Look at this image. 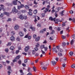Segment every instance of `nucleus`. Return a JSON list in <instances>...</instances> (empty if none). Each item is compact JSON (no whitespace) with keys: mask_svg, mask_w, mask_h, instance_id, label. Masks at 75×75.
Here are the masks:
<instances>
[{"mask_svg":"<svg viewBox=\"0 0 75 75\" xmlns=\"http://www.w3.org/2000/svg\"><path fill=\"white\" fill-rule=\"evenodd\" d=\"M10 40L12 41H14V40H15V38L14 37V36H12L10 38Z\"/></svg>","mask_w":75,"mask_h":75,"instance_id":"obj_6","label":"nucleus"},{"mask_svg":"<svg viewBox=\"0 0 75 75\" xmlns=\"http://www.w3.org/2000/svg\"><path fill=\"white\" fill-rule=\"evenodd\" d=\"M47 69V68L45 67H42V69H43V70H46Z\"/></svg>","mask_w":75,"mask_h":75,"instance_id":"obj_38","label":"nucleus"},{"mask_svg":"<svg viewBox=\"0 0 75 75\" xmlns=\"http://www.w3.org/2000/svg\"><path fill=\"white\" fill-rule=\"evenodd\" d=\"M18 63L19 64L21 65V60H19L18 62Z\"/></svg>","mask_w":75,"mask_h":75,"instance_id":"obj_40","label":"nucleus"},{"mask_svg":"<svg viewBox=\"0 0 75 75\" xmlns=\"http://www.w3.org/2000/svg\"><path fill=\"white\" fill-rule=\"evenodd\" d=\"M56 10H58V11H57V12H58L59 11V10H61V8L59 7H58L56 8Z\"/></svg>","mask_w":75,"mask_h":75,"instance_id":"obj_48","label":"nucleus"},{"mask_svg":"<svg viewBox=\"0 0 75 75\" xmlns=\"http://www.w3.org/2000/svg\"><path fill=\"white\" fill-rule=\"evenodd\" d=\"M11 21V19L10 18H8L7 21Z\"/></svg>","mask_w":75,"mask_h":75,"instance_id":"obj_54","label":"nucleus"},{"mask_svg":"<svg viewBox=\"0 0 75 75\" xmlns=\"http://www.w3.org/2000/svg\"><path fill=\"white\" fill-rule=\"evenodd\" d=\"M69 21H72L73 23H75V19L73 18L72 19L71 18H69Z\"/></svg>","mask_w":75,"mask_h":75,"instance_id":"obj_7","label":"nucleus"},{"mask_svg":"<svg viewBox=\"0 0 75 75\" xmlns=\"http://www.w3.org/2000/svg\"><path fill=\"white\" fill-rule=\"evenodd\" d=\"M19 18L20 19H21L22 20H23V16L22 15H21L19 16Z\"/></svg>","mask_w":75,"mask_h":75,"instance_id":"obj_18","label":"nucleus"},{"mask_svg":"<svg viewBox=\"0 0 75 75\" xmlns=\"http://www.w3.org/2000/svg\"><path fill=\"white\" fill-rule=\"evenodd\" d=\"M74 42V40H72L70 42L71 45H72V44H73Z\"/></svg>","mask_w":75,"mask_h":75,"instance_id":"obj_41","label":"nucleus"},{"mask_svg":"<svg viewBox=\"0 0 75 75\" xmlns=\"http://www.w3.org/2000/svg\"><path fill=\"white\" fill-rule=\"evenodd\" d=\"M71 68H75V64H73L71 66Z\"/></svg>","mask_w":75,"mask_h":75,"instance_id":"obj_34","label":"nucleus"},{"mask_svg":"<svg viewBox=\"0 0 75 75\" xmlns=\"http://www.w3.org/2000/svg\"><path fill=\"white\" fill-rule=\"evenodd\" d=\"M56 21H55V24H58V22H60V19H57L56 20Z\"/></svg>","mask_w":75,"mask_h":75,"instance_id":"obj_14","label":"nucleus"},{"mask_svg":"<svg viewBox=\"0 0 75 75\" xmlns=\"http://www.w3.org/2000/svg\"><path fill=\"white\" fill-rule=\"evenodd\" d=\"M72 38L74 39L75 40V34H74L72 35Z\"/></svg>","mask_w":75,"mask_h":75,"instance_id":"obj_51","label":"nucleus"},{"mask_svg":"<svg viewBox=\"0 0 75 75\" xmlns=\"http://www.w3.org/2000/svg\"><path fill=\"white\" fill-rule=\"evenodd\" d=\"M35 51H37L38 50V49L37 47H35L34 48Z\"/></svg>","mask_w":75,"mask_h":75,"instance_id":"obj_43","label":"nucleus"},{"mask_svg":"<svg viewBox=\"0 0 75 75\" xmlns=\"http://www.w3.org/2000/svg\"><path fill=\"white\" fill-rule=\"evenodd\" d=\"M64 11L63 10V11H62V12L60 13V14H61V16H64Z\"/></svg>","mask_w":75,"mask_h":75,"instance_id":"obj_30","label":"nucleus"},{"mask_svg":"<svg viewBox=\"0 0 75 75\" xmlns=\"http://www.w3.org/2000/svg\"><path fill=\"white\" fill-rule=\"evenodd\" d=\"M27 19V16H23V19H25V20H26V19Z\"/></svg>","mask_w":75,"mask_h":75,"instance_id":"obj_50","label":"nucleus"},{"mask_svg":"<svg viewBox=\"0 0 75 75\" xmlns=\"http://www.w3.org/2000/svg\"><path fill=\"white\" fill-rule=\"evenodd\" d=\"M18 11V10L16 9V7H14L12 9V12L13 13V14H16Z\"/></svg>","mask_w":75,"mask_h":75,"instance_id":"obj_1","label":"nucleus"},{"mask_svg":"<svg viewBox=\"0 0 75 75\" xmlns=\"http://www.w3.org/2000/svg\"><path fill=\"white\" fill-rule=\"evenodd\" d=\"M51 64H52L53 65H55V64H56L57 62L54 61H51Z\"/></svg>","mask_w":75,"mask_h":75,"instance_id":"obj_13","label":"nucleus"},{"mask_svg":"<svg viewBox=\"0 0 75 75\" xmlns=\"http://www.w3.org/2000/svg\"><path fill=\"white\" fill-rule=\"evenodd\" d=\"M29 50V47L28 46H26L25 49V52H27Z\"/></svg>","mask_w":75,"mask_h":75,"instance_id":"obj_8","label":"nucleus"},{"mask_svg":"<svg viewBox=\"0 0 75 75\" xmlns=\"http://www.w3.org/2000/svg\"><path fill=\"white\" fill-rule=\"evenodd\" d=\"M69 54L71 56H72V55H73V54H74V52H69Z\"/></svg>","mask_w":75,"mask_h":75,"instance_id":"obj_36","label":"nucleus"},{"mask_svg":"<svg viewBox=\"0 0 75 75\" xmlns=\"http://www.w3.org/2000/svg\"><path fill=\"white\" fill-rule=\"evenodd\" d=\"M67 23V21H66L65 22H62V23L63 24H62V27H64V26H65L66 25H65V23Z\"/></svg>","mask_w":75,"mask_h":75,"instance_id":"obj_23","label":"nucleus"},{"mask_svg":"<svg viewBox=\"0 0 75 75\" xmlns=\"http://www.w3.org/2000/svg\"><path fill=\"white\" fill-rule=\"evenodd\" d=\"M67 58L66 57H63V59H60L61 62H65L67 61Z\"/></svg>","mask_w":75,"mask_h":75,"instance_id":"obj_5","label":"nucleus"},{"mask_svg":"<svg viewBox=\"0 0 75 75\" xmlns=\"http://www.w3.org/2000/svg\"><path fill=\"white\" fill-rule=\"evenodd\" d=\"M17 59H16L15 58L13 60V62H17Z\"/></svg>","mask_w":75,"mask_h":75,"instance_id":"obj_45","label":"nucleus"},{"mask_svg":"<svg viewBox=\"0 0 75 75\" xmlns=\"http://www.w3.org/2000/svg\"><path fill=\"white\" fill-rule=\"evenodd\" d=\"M5 51L6 52H8V49H6Z\"/></svg>","mask_w":75,"mask_h":75,"instance_id":"obj_55","label":"nucleus"},{"mask_svg":"<svg viewBox=\"0 0 75 75\" xmlns=\"http://www.w3.org/2000/svg\"><path fill=\"white\" fill-rule=\"evenodd\" d=\"M16 0V1L14 0L12 2L13 5H17V1H18V0Z\"/></svg>","mask_w":75,"mask_h":75,"instance_id":"obj_12","label":"nucleus"},{"mask_svg":"<svg viewBox=\"0 0 75 75\" xmlns=\"http://www.w3.org/2000/svg\"><path fill=\"white\" fill-rule=\"evenodd\" d=\"M22 65H23V67H25L26 66V64H25L24 63L22 64Z\"/></svg>","mask_w":75,"mask_h":75,"instance_id":"obj_64","label":"nucleus"},{"mask_svg":"<svg viewBox=\"0 0 75 75\" xmlns=\"http://www.w3.org/2000/svg\"><path fill=\"white\" fill-rule=\"evenodd\" d=\"M33 69L34 72H36L37 71L36 70V67L35 66L33 67Z\"/></svg>","mask_w":75,"mask_h":75,"instance_id":"obj_29","label":"nucleus"},{"mask_svg":"<svg viewBox=\"0 0 75 75\" xmlns=\"http://www.w3.org/2000/svg\"><path fill=\"white\" fill-rule=\"evenodd\" d=\"M19 35H20V37H23L24 36V33H23L22 32H20L19 33Z\"/></svg>","mask_w":75,"mask_h":75,"instance_id":"obj_10","label":"nucleus"},{"mask_svg":"<svg viewBox=\"0 0 75 75\" xmlns=\"http://www.w3.org/2000/svg\"><path fill=\"white\" fill-rule=\"evenodd\" d=\"M18 2H19V3H20V4H21V5L20 6V7H21V8H23V7H24V5L23 4H21V2H20V1H18Z\"/></svg>","mask_w":75,"mask_h":75,"instance_id":"obj_17","label":"nucleus"},{"mask_svg":"<svg viewBox=\"0 0 75 75\" xmlns=\"http://www.w3.org/2000/svg\"><path fill=\"white\" fill-rule=\"evenodd\" d=\"M19 52V50H16V54H18Z\"/></svg>","mask_w":75,"mask_h":75,"instance_id":"obj_53","label":"nucleus"},{"mask_svg":"<svg viewBox=\"0 0 75 75\" xmlns=\"http://www.w3.org/2000/svg\"><path fill=\"white\" fill-rule=\"evenodd\" d=\"M11 45V42H9L6 45L7 46H10Z\"/></svg>","mask_w":75,"mask_h":75,"instance_id":"obj_33","label":"nucleus"},{"mask_svg":"<svg viewBox=\"0 0 75 75\" xmlns=\"http://www.w3.org/2000/svg\"><path fill=\"white\" fill-rule=\"evenodd\" d=\"M8 71H10L11 70V67L9 66L8 67Z\"/></svg>","mask_w":75,"mask_h":75,"instance_id":"obj_47","label":"nucleus"},{"mask_svg":"<svg viewBox=\"0 0 75 75\" xmlns=\"http://www.w3.org/2000/svg\"><path fill=\"white\" fill-rule=\"evenodd\" d=\"M1 57L3 59H6V56L4 55H2Z\"/></svg>","mask_w":75,"mask_h":75,"instance_id":"obj_25","label":"nucleus"},{"mask_svg":"<svg viewBox=\"0 0 75 75\" xmlns=\"http://www.w3.org/2000/svg\"><path fill=\"white\" fill-rule=\"evenodd\" d=\"M33 13L34 14H37V10H35L33 11Z\"/></svg>","mask_w":75,"mask_h":75,"instance_id":"obj_35","label":"nucleus"},{"mask_svg":"<svg viewBox=\"0 0 75 75\" xmlns=\"http://www.w3.org/2000/svg\"><path fill=\"white\" fill-rule=\"evenodd\" d=\"M45 47V45H41L40 46V48L41 49H43V48H44Z\"/></svg>","mask_w":75,"mask_h":75,"instance_id":"obj_28","label":"nucleus"},{"mask_svg":"<svg viewBox=\"0 0 75 75\" xmlns=\"http://www.w3.org/2000/svg\"><path fill=\"white\" fill-rule=\"evenodd\" d=\"M46 29L45 28H44V29H42V30H41L40 31V32L42 34L44 31H46Z\"/></svg>","mask_w":75,"mask_h":75,"instance_id":"obj_9","label":"nucleus"},{"mask_svg":"<svg viewBox=\"0 0 75 75\" xmlns=\"http://www.w3.org/2000/svg\"><path fill=\"white\" fill-rule=\"evenodd\" d=\"M55 19H56V18H52V17L51 16L49 18V20H51V21H55Z\"/></svg>","mask_w":75,"mask_h":75,"instance_id":"obj_2","label":"nucleus"},{"mask_svg":"<svg viewBox=\"0 0 75 75\" xmlns=\"http://www.w3.org/2000/svg\"><path fill=\"white\" fill-rule=\"evenodd\" d=\"M28 13V16H33V13L31 11H29Z\"/></svg>","mask_w":75,"mask_h":75,"instance_id":"obj_16","label":"nucleus"},{"mask_svg":"<svg viewBox=\"0 0 75 75\" xmlns=\"http://www.w3.org/2000/svg\"><path fill=\"white\" fill-rule=\"evenodd\" d=\"M52 49L53 51H54V52L56 53H57L58 52H57V49H56V48L53 47V48Z\"/></svg>","mask_w":75,"mask_h":75,"instance_id":"obj_15","label":"nucleus"},{"mask_svg":"<svg viewBox=\"0 0 75 75\" xmlns=\"http://www.w3.org/2000/svg\"><path fill=\"white\" fill-rule=\"evenodd\" d=\"M58 54L59 56V57H61L62 56V54L61 53L59 52L58 53Z\"/></svg>","mask_w":75,"mask_h":75,"instance_id":"obj_32","label":"nucleus"},{"mask_svg":"<svg viewBox=\"0 0 75 75\" xmlns=\"http://www.w3.org/2000/svg\"><path fill=\"white\" fill-rule=\"evenodd\" d=\"M47 42L46 41V40H45L43 42V44H47Z\"/></svg>","mask_w":75,"mask_h":75,"instance_id":"obj_59","label":"nucleus"},{"mask_svg":"<svg viewBox=\"0 0 75 75\" xmlns=\"http://www.w3.org/2000/svg\"><path fill=\"white\" fill-rule=\"evenodd\" d=\"M40 38L39 37V36L37 38H36L35 41H38L39 40H40Z\"/></svg>","mask_w":75,"mask_h":75,"instance_id":"obj_24","label":"nucleus"},{"mask_svg":"<svg viewBox=\"0 0 75 75\" xmlns=\"http://www.w3.org/2000/svg\"><path fill=\"white\" fill-rule=\"evenodd\" d=\"M11 74V72H10V71H8V75H10Z\"/></svg>","mask_w":75,"mask_h":75,"instance_id":"obj_62","label":"nucleus"},{"mask_svg":"<svg viewBox=\"0 0 75 75\" xmlns=\"http://www.w3.org/2000/svg\"><path fill=\"white\" fill-rule=\"evenodd\" d=\"M25 8L26 9L28 10V9H29V6L28 5H26L25 6Z\"/></svg>","mask_w":75,"mask_h":75,"instance_id":"obj_20","label":"nucleus"},{"mask_svg":"<svg viewBox=\"0 0 75 75\" xmlns=\"http://www.w3.org/2000/svg\"><path fill=\"white\" fill-rule=\"evenodd\" d=\"M28 40H30L31 38V36H29L28 37Z\"/></svg>","mask_w":75,"mask_h":75,"instance_id":"obj_58","label":"nucleus"},{"mask_svg":"<svg viewBox=\"0 0 75 75\" xmlns=\"http://www.w3.org/2000/svg\"><path fill=\"white\" fill-rule=\"evenodd\" d=\"M45 10H44V13H46L47 11H48V10H49V8H45Z\"/></svg>","mask_w":75,"mask_h":75,"instance_id":"obj_21","label":"nucleus"},{"mask_svg":"<svg viewBox=\"0 0 75 75\" xmlns=\"http://www.w3.org/2000/svg\"><path fill=\"white\" fill-rule=\"evenodd\" d=\"M2 10H3V11H6V9L4 8V7H2Z\"/></svg>","mask_w":75,"mask_h":75,"instance_id":"obj_56","label":"nucleus"},{"mask_svg":"<svg viewBox=\"0 0 75 75\" xmlns=\"http://www.w3.org/2000/svg\"><path fill=\"white\" fill-rule=\"evenodd\" d=\"M19 28V26L17 25H15V26L14 27V29L15 30H17Z\"/></svg>","mask_w":75,"mask_h":75,"instance_id":"obj_11","label":"nucleus"},{"mask_svg":"<svg viewBox=\"0 0 75 75\" xmlns=\"http://www.w3.org/2000/svg\"><path fill=\"white\" fill-rule=\"evenodd\" d=\"M57 50H58L59 52H62L63 51L62 49H61L59 48V46H57Z\"/></svg>","mask_w":75,"mask_h":75,"instance_id":"obj_4","label":"nucleus"},{"mask_svg":"<svg viewBox=\"0 0 75 75\" xmlns=\"http://www.w3.org/2000/svg\"><path fill=\"white\" fill-rule=\"evenodd\" d=\"M62 38L63 39V40H64V39H65L66 38V36H65L62 35Z\"/></svg>","mask_w":75,"mask_h":75,"instance_id":"obj_46","label":"nucleus"},{"mask_svg":"<svg viewBox=\"0 0 75 75\" xmlns=\"http://www.w3.org/2000/svg\"><path fill=\"white\" fill-rule=\"evenodd\" d=\"M69 13L71 14H73V13H74V12L72 10H71L70 11Z\"/></svg>","mask_w":75,"mask_h":75,"instance_id":"obj_57","label":"nucleus"},{"mask_svg":"<svg viewBox=\"0 0 75 75\" xmlns=\"http://www.w3.org/2000/svg\"><path fill=\"white\" fill-rule=\"evenodd\" d=\"M40 46V44H39V43H38L37 44V45H36V47H39V46Z\"/></svg>","mask_w":75,"mask_h":75,"instance_id":"obj_39","label":"nucleus"},{"mask_svg":"<svg viewBox=\"0 0 75 75\" xmlns=\"http://www.w3.org/2000/svg\"><path fill=\"white\" fill-rule=\"evenodd\" d=\"M10 49L11 50H14V47L13 46H11L10 47Z\"/></svg>","mask_w":75,"mask_h":75,"instance_id":"obj_26","label":"nucleus"},{"mask_svg":"<svg viewBox=\"0 0 75 75\" xmlns=\"http://www.w3.org/2000/svg\"><path fill=\"white\" fill-rule=\"evenodd\" d=\"M66 45V43L65 42H63L62 44V45L63 47H64Z\"/></svg>","mask_w":75,"mask_h":75,"instance_id":"obj_44","label":"nucleus"},{"mask_svg":"<svg viewBox=\"0 0 75 75\" xmlns=\"http://www.w3.org/2000/svg\"><path fill=\"white\" fill-rule=\"evenodd\" d=\"M22 54H23V55H25V56H26V55H27V53H26L23 52L22 53Z\"/></svg>","mask_w":75,"mask_h":75,"instance_id":"obj_63","label":"nucleus"},{"mask_svg":"<svg viewBox=\"0 0 75 75\" xmlns=\"http://www.w3.org/2000/svg\"><path fill=\"white\" fill-rule=\"evenodd\" d=\"M4 15V14L3 13H1V14L0 16V17H2Z\"/></svg>","mask_w":75,"mask_h":75,"instance_id":"obj_60","label":"nucleus"},{"mask_svg":"<svg viewBox=\"0 0 75 75\" xmlns=\"http://www.w3.org/2000/svg\"><path fill=\"white\" fill-rule=\"evenodd\" d=\"M34 39H35L37 37V35L36 34H35L33 36Z\"/></svg>","mask_w":75,"mask_h":75,"instance_id":"obj_52","label":"nucleus"},{"mask_svg":"<svg viewBox=\"0 0 75 75\" xmlns=\"http://www.w3.org/2000/svg\"><path fill=\"white\" fill-rule=\"evenodd\" d=\"M25 27H26V28H28V23H26L25 24Z\"/></svg>","mask_w":75,"mask_h":75,"instance_id":"obj_22","label":"nucleus"},{"mask_svg":"<svg viewBox=\"0 0 75 75\" xmlns=\"http://www.w3.org/2000/svg\"><path fill=\"white\" fill-rule=\"evenodd\" d=\"M20 58V55H18L15 58L16 59H17V60H18V59H19Z\"/></svg>","mask_w":75,"mask_h":75,"instance_id":"obj_19","label":"nucleus"},{"mask_svg":"<svg viewBox=\"0 0 75 75\" xmlns=\"http://www.w3.org/2000/svg\"><path fill=\"white\" fill-rule=\"evenodd\" d=\"M30 28L31 29V30L33 31H34L35 30V27H33V26L31 25H30Z\"/></svg>","mask_w":75,"mask_h":75,"instance_id":"obj_3","label":"nucleus"},{"mask_svg":"<svg viewBox=\"0 0 75 75\" xmlns=\"http://www.w3.org/2000/svg\"><path fill=\"white\" fill-rule=\"evenodd\" d=\"M14 34H15V32L14 31H12L11 33V35H14Z\"/></svg>","mask_w":75,"mask_h":75,"instance_id":"obj_31","label":"nucleus"},{"mask_svg":"<svg viewBox=\"0 0 75 75\" xmlns=\"http://www.w3.org/2000/svg\"><path fill=\"white\" fill-rule=\"evenodd\" d=\"M37 27H41V24L38 23L37 25Z\"/></svg>","mask_w":75,"mask_h":75,"instance_id":"obj_42","label":"nucleus"},{"mask_svg":"<svg viewBox=\"0 0 75 75\" xmlns=\"http://www.w3.org/2000/svg\"><path fill=\"white\" fill-rule=\"evenodd\" d=\"M52 32L50 33V34H53L55 33V30H52Z\"/></svg>","mask_w":75,"mask_h":75,"instance_id":"obj_27","label":"nucleus"},{"mask_svg":"<svg viewBox=\"0 0 75 75\" xmlns=\"http://www.w3.org/2000/svg\"><path fill=\"white\" fill-rule=\"evenodd\" d=\"M44 49L45 51H47L48 49V47H44Z\"/></svg>","mask_w":75,"mask_h":75,"instance_id":"obj_37","label":"nucleus"},{"mask_svg":"<svg viewBox=\"0 0 75 75\" xmlns=\"http://www.w3.org/2000/svg\"><path fill=\"white\" fill-rule=\"evenodd\" d=\"M49 29L50 30H52V26H50L49 28Z\"/></svg>","mask_w":75,"mask_h":75,"instance_id":"obj_49","label":"nucleus"},{"mask_svg":"<svg viewBox=\"0 0 75 75\" xmlns=\"http://www.w3.org/2000/svg\"><path fill=\"white\" fill-rule=\"evenodd\" d=\"M24 62L25 63H26L27 62V59H25L24 60Z\"/></svg>","mask_w":75,"mask_h":75,"instance_id":"obj_61","label":"nucleus"}]
</instances>
